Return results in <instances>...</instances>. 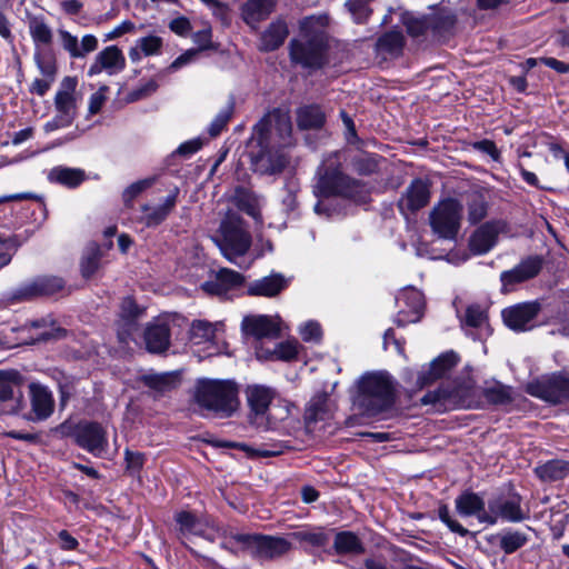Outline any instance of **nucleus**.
<instances>
[{
  "instance_id": "16",
  "label": "nucleus",
  "mask_w": 569,
  "mask_h": 569,
  "mask_svg": "<svg viewBox=\"0 0 569 569\" xmlns=\"http://www.w3.org/2000/svg\"><path fill=\"white\" fill-rule=\"evenodd\" d=\"M396 301L400 307L395 320L399 327L420 320L425 308V297L421 291L411 287L406 288L399 293Z\"/></svg>"
},
{
  "instance_id": "50",
  "label": "nucleus",
  "mask_w": 569,
  "mask_h": 569,
  "mask_svg": "<svg viewBox=\"0 0 569 569\" xmlns=\"http://www.w3.org/2000/svg\"><path fill=\"white\" fill-rule=\"evenodd\" d=\"M222 328L221 322L211 323L206 320H194L191 325L190 335L196 343L214 339L216 332Z\"/></svg>"
},
{
  "instance_id": "5",
  "label": "nucleus",
  "mask_w": 569,
  "mask_h": 569,
  "mask_svg": "<svg viewBox=\"0 0 569 569\" xmlns=\"http://www.w3.org/2000/svg\"><path fill=\"white\" fill-rule=\"evenodd\" d=\"M233 543L260 559L279 558L291 550V542L286 538L258 533H232L221 546L233 550Z\"/></svg>"
},
{
  "instance_id": "24",
  "label": "nucleus",
  "mask_w": 569,
  "mask_h": 569,
  "mask_svg": "<svg viewBox=\"0 0 569 569\" xmlns=\"http://www.w3.org/2000/svg\"><path fill=\"white\" fill-rule=\"evenodd\" d=\"M174 520L181 537L198 536L208 540L213 539L209 535V530L212 528V525L206 517H200L193 512L182 510L176 513Z\"/></svg>"
},
{
  "instance_id": "44",
  "label": "nucleus",
  "mask_w": 569,
  "mask_h": 569,
  "mask_svg": "<svg viewBox=\"0 0 569 569\" xmlns=\"http://www.w3.org/2000/svg\"><path fill=\"white\" fill-rule=\"evenodd\" d=\"M466 204L470 223L476 224L487 216L488 202L483 193L478 191L468 193Z\"/></svg>"
},
{
  "instance_id": "12",
  "label": "nucleus",
  "mask_w": 569,
  "mask_h": 569,
  "mask_svg": "<svg viewBox=\"0 0 569 569\" xmlns=\"http://www.w3.org/2000/svg\"><path fill=\"white\" fill-rule=\"evenodd\" d=\"M521 497L516 492L501 493L488 501L489 515H493L495 525L499 519L507 522H521L529 513L521 507Z\"/></svg>"
},
{
  "instance_id": "1",
  "label": "nucleus",
  "mask_w": 569,
  "mask_h": 569,
  "mask_svg": "<svg viewBox=\"0 0 569 569\" xmlns=\"http://www.w3.org/2000/svg\"><path fill=\"white\" fill-rule=\"evenodd\" d=\"M193 401L206 415L230 418L239 408V387L231 379H198Z\"/></svg>"
},
{
  "instance_id": "20",
  "label": "nucleus",
  "mask_w": 569,
  "mask_h": 569,
  "mask_svg": "<svg viewBox=\"0 0 569 569\" xmlns=\"http://www.w3.org/2000/svg\"><path fill=\"white\" fill-rule=\"evenodd\" d=\"M244 282V277L231 269L221 268L214 276L202 284V290L221 299L229 297V293L240 288Z\"/></svg>"
},
{
  "instance_id": "60",
  "label": "nucleus",
  "mask_w": 569,
  "mask_h": 569,
  "mask_svg": "<svg viewBox=\"0 0 569 569\" xmlns=\"http://www.w3.org/2000/svg\"><path fill=\"white\" fill-rule=\"evenodd\" d=\"M154 182L153 178L142 179L131 183L123 191V201L126 203H131L136 197H138L141 192L150 188Z\"/></svg>"
},
{
  "instance_id": "7",
  "label": "nucleus",
  "mask_w": 569,
  "mask_h": 569,
  "mask_svg": "<svg viewBox=\"0 0 569 569\" xmlns=\"http://www.w3.org/2000/svg\"><path fill=\"white\" fill-rule=\"evenodd\" d=\"M462 203L453 198L439 201L429 214L432 232L445 240H456L461 226Z\"/></svg>"
},
{
  "instance_id": "39",
  "label": "nucleus",
  "mask_w": 569,
  "mask_h": 569,
  "mask_svg": "<svg viewBox=\"0 0 569 569\" xmlns=\"http://www.w3.org/2000/svg\"><path fill=\"white\" fill-rule=\"evenodd\" d=\"M28 28L36 48H40V46L47 48L52 43L53 32L43 17L33 16L29 18Z\"/></svg>"
},
{
  "instance_id": "52",
  "label": "nucleus",
  "mask_w": 569,
  "mask_h": 569,
  "mask_svg": "<svg viewBox=\"0 0 569 569\" xmlns=\"http://www.w3.org/2000/svg\"><path fill=\"white\" fill-rule=\"evenodd\" d=\"M380 156L373 153H362L351 160V167L360 176H370L378 171Z\"/></svg>"
},
{
  "instance_id": "32",
  "label": "nucleus",
  "mask_w": 569,
  "mask_h": 569,
  "mask_svg": "<svg viewBox=\"0 0 569 569\" xmlns=\"http://www.w3.org/2000/svg\"><path fill=\"white\" fill-rule=\"evenodd\" d=\"M244 392L249 407L256 415H264L276 396V391L264 385H250Z\"/></svg>"
},
{
  "instance_id": "26",
  "label": "nucleus",
  "mask_w": 569,
  "mask_h": 569,
  "mask_svg": "<svg viewBox=\"0 0 569 569\" xmlns=\"http://www.w3.org/2000/svg\"><path fill=\"white\" fill-rule=\"evenodd\" d=\"M241 328L246 335L257 339L277 338L280 335L278 321L268 316H247L243 318Z\"/></svg>"
},
{
  "instance_id": "43",
  "label": "nucleus",
  "mask_w": 569,
  "mask_h": 569,
  "mask_svg": "<svg viewBox=\"0 0 569 569\" xmlns=\"http://www.w3.org/2000/svg\"><path fill=\"white\" fill-rule=\"evenodd\" d=\"M300 129H318L325 123V113L317 104L303 106L297 110Z\"/></svg>"
},
{
  "instance_id": "53",
  "label": "nucleus",
  "mask_w": 569,
  "mask_h": 569,
  "mask_svg": "<svg viewBox=\"0 0 569 569\" xmlns=\"http://www.w3.org/2000/svg\"><path fill=\"white\" fill-rule=\"evenodd\" d=\"M405 43L403 36L400 31H389L378 39L377 47L380 51L390 54H397L401 51Z\"/></svg>"
},
{
  "instance_id": "37",
  "label": "nucleus",
  "mask_w": 569,
  "mask_h": 569,
  "mask_svg": "<svg viewBox=\"0 0 569 569\" xmlns=\"http://www.w3.org/2000/svg\"><path fill=\"white\" fill-rule=\"evenodd\" d=\"M162 46V39L156 34L140 38L136 41V46L129 50V58L132 62H138L141 60L142 56L160 54Z\"/></svg>"
},
{
  "instance_id": "17",
  "label": "nucleus",
  "mask_w": 569,
  "mask_h": 569,
  "mask_svg": "<svg viewBox=\"0 0 569 569\" xmlns=\"http://www.w3.org/2000/svg\"><path fill=\"white\" fill-rule=\"evenodd\" d=\"M64 287L62 278L54 276L39 277L30 282L21 284L13 292L11 298L13 300H30L38 296L54 295Z\"/></svg>"
},
{
  "instance_id": "62",
  "label": "nucleus",
  "mask_w": 569,
  "mask_h": 569,
  "mask_svg": "<svg viewBox=\"0 0 569 569\" xmlns=\"http://www.w3.org/2000/svg\"><path fill=\"white\" fill-rule=\"evenodd\" d=\"M302 339L307 342L319 341L321 338L320 325L316 321H308L300 327L299 330Z\"/></svg>"
},
{
  "instance_id": "29",
  "label": "nucleus",
  "mask_w": 569,
  "mask_h": 569,
  "mask_svg": "<svg viewBox=\"0 0 569 569\" xmlns=\"http://www.w3.org/2000/svg\"><path fill=\"white\" fill-rule=\"evenodd\" d=\"M179 194V189L174 188L170 191V193L166 197L164 201L157 206L151 207L149 204H143L141 210L143 212L142 221L147 227H156L162 223L169 213L174 209L177 204V199Z\"/></svg>"
},
{
  "instance_id": "21",
  "label": "nucleus",
  "mask_w": 569,
  "mask_h": 569,
  "mask_svg": "<svg viewBox=\"0 0 569 569\" xmlns=\"http://www.w3.org/2000/svg\"><path fill=\"white\" fill-rule=\"evenodd\" d=\"M31 413L24 416L29 421H43L48 419L54 409V399L51 390L41 385L32 382L29 385Z\"/></svg>"
},
{
  "instance_id": "8",
  "label": "nucleus",
  "mask_w": 569,
  "mask_h": 569,
  "mask_svg": "<svg viewBox=\"0 0 569 569\" xmlns=\"http://www.w3.org/2000/svg\"><path fill=\"white\" fill-rule=\"evenodd\" d=\"M77 84L78 80L74 77H64L62 79L60 89L54 96L56 114L43 126L46 132H52L72 124L77 116L74 97Z\"/></svg>"
},
{
  "instance_id": "30",
  "label": "nucleus",
  "mask_w": 569,
  "mask_h": 569,
  "mask_svg": "<svg viewBox=\"0 0 569 569\" xmlns=\"http://www.w3.org/2000/svg\"><path fill=\"white\" fill-rule=\"evenodd\" d=\"M288 280L280 273H271L248 286L249 296L276 297L288 287Z\"/></svg>"
},
{
  "instance_id": "2",
  "label": "nucleus",
  "mask_w": 569,
  "mask_h": 569,
  "mask_svg": "<svg viewBox=\"0 0 569 569\" xmlns=\"http://www.w3.org/2000/svg\"><path fill=\"white\" fill-rule=\"evenodd\" d=\"M316 194L339 196L355 202H365L369 196L368 186L343 173L340 169L339 152L330 154L318 169Z\"/></svg>"
},
{
  "instance_id": "64",
  "label": "nucleus",
  "mask_w": 569,
  "mask_h": 569,
  "mask_svg": "<svg viewBox=\"0 0 569 569\" xmlns=\"http://www.w3.org/2000/svg\"><path fill=\"white\" fill-rule=\"evenodd\" d=\"M473 147L476 150L490 156L492 158V160L499 161L500 152L493 141L485 139V140L476 142L473 144Z\"/></svg>"
},
{
  "instance_id": "49",
  "label": "nucleus",
  "mask_w": 569,
  "mask_h": 569,
  "mask_svg": "<svg viewBox=\"0 0 569 569\" xmlns=\"http://www.w3.org/2000/svg\"><path fill=\"white\" fill-rule=\"evenodd\" d=\"M569 471V463L562 460H551L536 468L537 476L545 481L562 479Z\"/></svg>"
},
{
  "instance_id": "46",
  "label": "nucleus",
  "mask_w": 569,
  "mask_h": 569,
  "mask_svg": "<svg viewBox=\"0 0 569 569\" xmlns=\"http://www.w3.org/2000/svg\"><path fill=\"white\" fill-rule=\"evenodd\" d=\"M141 380L147 387L163 393L176 388L178 376L173 372L149 373L143 375Z\"/></svg>"
},
{
  "instance_id": "10",
  "label": "nucleus",
  "mask_w": 569,
  "mask_h": 569,
  "mask_svg": "<svg viewBox=\"0 0 569 569\" xmlns=\"http://www.w3.org/2000/svg\"><path fill=\"white\" fill-rule=\"evenodd\" d=\"M326 37L322 31L308 34L306 40L290 42V58L303 68H320L325 61Z\"/></svg>"
},
{
  "instance_id": "41",
  "label": "nucleus",
  "mask_w": 569,
  "mask_h": 569,
  "mask_svg": "<svg viewBox=\"0 0 569 569\" xmlns=\"http://www.w3.org/2000/svg\"><path fill=\"white\" fill-rule=\"evenodd\" d=\"M33 59L38 70L44 78H49L50 80L56 79L58 71L57 58L50 47L36 48Z\"/></svg>"
},
{
  "instance_id": "28",
  "label": "nucleus",
  "mask_w": 569,
  "mask_h": 569,
  "mask_svg": "<svg viewBox=\"0 0 569 569\" xmlns=\"http://www.w3.org/2000/svg\"><path fill=\"white\" fill-rule=\"evenodd\" d=\"M144 341L147 350L153 353H160L168 349L170 345V328L166 319H157L150 323L144 331Z\"/></svg>"
},
{
  "instance_id": "57",
  "label": "nucleus",
  "mask_w": 569,
  "mask_h": 569,
  "mask_svg": "<svg viewBox=\"0 0 569 569\" xmlns=\"http://www.w3.org/2000/svg\"><path fill=\"white\" fill-rule=\"evenodd\" d=\"M326 401L327 398L325 396H320L317 398H313L306 410V421L308 425L311 422H317L319 420H323L327 411H326Z\"/></svg>"
},
{
  "instance_id": "18",
  "label": "nucleus",
  "mask_w": 569,
  "mask_h": 569,
  "mask_svg": "<svg viewBox=\"0 0 569 569\" xmlns=\"http://www.w3.org/2000/svg\"><path fill=\"white\" fill-rule=\"evenodd\" d=\"M455 507L461 517L475 516L480 523L495 526L493 515L486 510V502L479 493L470 490L461 492L455 500Z\"/></svg>"
},
{
  "instance_id": "27",
  "label": "nucleus",
  "mask_w": 569,
  "mask_h": 569,
  "mask_svg": "<svg viewBox=\"0 0 569 569\" xmlns=\"http://www.w3.org/2000/svg\"><path fill=\"white\" fill-rule=\"evenodd\" d=\"M500 228L497 222H486L469 238V249L473 254H485L497 243Z\"/></svg>"
},
{
  "instance_id": "15",
  "label": "nucleus",
  "mask_w": 569,
  "mask_h": 569,
  "mask_svg": "<svg viewBox=\"0 0 569 569\" xmlns=\"http://www.w3.org/2000/svg\"><path fill=\"white\" fill-rule=\"evenodd\" d=\"M542 262L540 257L530 256L521 260L515 268L502 271L500 274L501 292H512L520 283L538 276L542 269Z\"/></svg>"
},
{
  "instance_id": "35",
  "label": "nucleus",
  "mask_w": 569,
  "mask_h": 569,
  "mask_svg": "<svg viewBox=\"0 0 569 569\" xmlns=\"http://www.w3.org/2000/svg\"><path fill=\"white\" fill-rule=\"evenodd\" d=\"M48 178L50 181L67 188H77L87 179V174L84 170L80 168L58 166L50 170Z\"/></svg>"
},
{
  "instance_id": "40",
  "label": "nucleus",
  "mask_w": 569,
  "mask_h": 569,
  "mask_svg": "<svg viewBox=\"0 0 569 569\" xmlns=\"http://www.w3.org/2000/svg\"><path fill=\"white\" fill-rule=\"evenodd\" d=\"M290 537L303 547L321 548L329 542V535L323 528H305L290 533Z\"/></svg>"
},
{
  "instance_id": "58",
  "label": "nucleus",
  "mask_w": 569,
  "mask_h": 569,
  "mask_svg": "<svg viewBox=\"0 0 569 569\" xmlns=\"http://www.w3.org/2000/svg\"><path fill=\"white\" fill-rule=\"evenodd\" d=\"M24 399L22 390L12 396V399H7L0 402L1 416H18L24 408Z\"/></svg>"
},
{
  "instance_id": "48",
  "label": "nucleus",
  "mask_w": 569,
  "mask_h": 569,
  "mask_svg": "<svg viewBox=\"0 0 569 569\" xmlns=\"http://www.w3.org/2000/svg\"><path fill=\"white\" fill-rule=\"evenodd\" d=\"M528 536L519 530L506 529L499 535V547L505 553L510 555L527 545Z\"/></svg>"
},
{
  "instance_id": "63",
  "label": "nucleus",
  "mask_w": 569,
  "mask_h": 569,
  "mask_svg": "<svg viewBox=\"0 0 569 569\" xmlns=\"http://www.w3.org/2000/svg\"><path fill=\"white\" fill-rule=\"evenodd\" d=\"M108 90L106 86L101 87L97 92L92 93L89 99V113H98L106 102L104 92Z\"/></svg>"
},
{
  "instance_id": "4",
  "label": "nucleus",
  "mask_w": 569,
  "mask_h": 569,
  "mask_svg": "<svg viewBox=\"0 0 569 569\" xmlns=\"http://www.w3.org/2000/svg\"><path fill=\"white\" fill-rule=\"evenodd\" d=\"M214 242L221 253L239 268L247 269L251 261H247L246 253L251 247V236L240 218L229 217L220 224V236Z\"/></svg>"
},
{
  "instance_id": "42",
  "label": "nucleus",
  "mask_w": 569,
  "mask_h": 569,
  "mask_svg": "<svg viewBox=\"0 0 569 569\" xmlns=\"http://www.w3.org/2000/svg\"><path fill=\"white\" fill-rule=\"evenodd\" d=\"M234 203L241 211L246 212L254 219L261 217L260 207L261 199L254 192L240 188L236 190Z\"/></svg>"
},
{
  "instance_id": "38",
  "label": "nucleus",
  "mask_w": 569,
  "mask_h": 569,
  "mask_svg": "<svg viewBox=\"0 0 569 569\" xmlns=\"http://www.w3.org/2000/svg\"><path fill=\"white\" fill-rule=\"evenodd\" d=\"M333 548L338 555H361L365 552L361 539L352 531L337 532Z\"/></svg>"
},
{
  "instance_id": "31",
  "label": "nucleus",
  "mask_w": 569,
  "mask_h": 569,
  "mask_svg": "<svg viewBox=\"0 0 569 569\" xmlns=\"http://www.w3.org/2000/svg\"><path fill=\"white\" fill-rule=\"evenodd\" d=\"M458 362V357L455 352H446L435 359L426 372H421L418 377V385L420 388L427 386L431 381L445 376Z\"/></svg>"
},
{
  "instance_id": "59",
  "label": "nucleus",
  "mask_w": 569,
  "mask_h": 569,
  "mask_svg": "<svg viewBox=\"0 0 569 569\" xmlns=\"http://www.w3.org/2000/svg\"><path fill=\"white\" fill-rule=\"evenodd\" d=\"M438 517L450 529V531L458 533L461 537H466L469 533L465 527H462L450 516V511L447 505H441L439 507Z\"/></svg>"
},
{
  "instance_id": "23",
  "label": "nucleus",
  "mask_w": 569,
  "mask_h": 569,
  "mask_svg": "<svg viewBox=\"0 0 569 569\" xmlns=\"http://www.w3.org/2000/svg\"><path fill=\"white\" fill-rule=\"evenodd\" d=\"M126 67V58L117 46H109L100 51L88 70V76L93 77L101 72L114 76Z\"/></svg>"
},
{
  "instance_id": "36",
  "label": "nucleus",
  "mask_w": 569,
  "mask_h": 569,
  "mask_svg": "<svg viewBox=\"0 0 569 569\" xmlns=\"http://www.w3.org/2000/svg\"><path fill=\"white\" fill-rule=\"evenodd\" d=\"M288 36V28L283 21H274L270 23L260 38L261 51H273L278 49Z\"/></svg>"
},
{
  "instance_id": "25",
  "label": "nucleus",
  "mask_w": 569,
  "mask_h": 569,
  "mask_svg": "<svg viewBox=\"0 0 569 569\" xmlns=\"http://www.w3.org/2000/svg\"><path fill=\"white\" fill-rule=\"evenodd\" d=\"M429 199V183L422 179H415L407 188L406 193L399 200V208L402 212H415L427 206Z\"/></svg>"
},
{
  "instance_id": "45",
  "label": "nucleus",
  "mask_w": 569,
  "mask_h": 569,
  "mask_svg": "<svg viewBox=\"0 0 569 569\" xmlns=\"http://www.w3.org/2000/svg\"><path fill=\"white\" fill-rule=\"evenodd\" d=\"M23 378L17 370L0 371V402L21 390Z\"/></svg>"
},
{
  "instance_id": "3",
  "label": "nucleus",
  "mask_w": 569,
  "mask_h": 569,
  "mask_svg": "<svg viewBox=\"0 0 569 569\" xmlns=\"http://www.w3.org/2000/svg\"><path fill=\"white\" fill-rule=\"evenodd\" d=\"M395 381L387 372L363 375L358 381L353 405L365 415L375 416L389 409L395 402Z\"/></svg>"
},
{
  "instance_id": "14",
  "label": "nucleus",
  "mask_w": 569,
  "mask_h": 569,
  "mask_svg": "<svg viewBox=\"0 0 569 569\" xmlns=\"http://www.w3.org/2000/svg\"><path fill=\"white\" fill-rule=\"evenodd\" d=\"M76 443L96 457H102L108 449L107 431L98 422H82L74 429Z\"/></svg>"
},
{
  "instance_id": "6",
  "label": "nucleus",
  "mask_w": 569,
  "mask_h": 569,
  "mask_svg": "<svg viewBox=\"0 0 569 569\" xmlns=\"http://www.w3.org/2000/svg\"><path fill=\"white\" fill-rule=\"evenodd\" d=\"M253 138L259 143L286 148L292 143V122L287 111L274 108L268 111L253 127Z\"/></svg>"
},
{
  "instance_id": "54",
  "label": "nucleus",
  "mask_w": 569,
  "mask_h": 569,
  "mask_svg": "<svg viewBox=\"0 0 569 569\" xmlns=\"http://www.w3.org/2000/svg\"><path fill=\"white\" fill-rule=\"evenodd\" d=\"M234 104L233 98H230L228 103L217 113L208 129L211 137H217L226 128L233 114Z\"/></svg>"
},
{
  "instance_id": "11",
  "label": "nucleus",
  "mask_w": 569,
  "mask_h": 569,
  "mask_svg": "<svg viewBox=\"0 0 569 569\" xmlns=\"http://www.w3.org/2000/svg\"><path fill=\"white\" fill-rule=\"evenodd\" d=\"M527 392L553 405L569 401V377L561 372L542 377L529 383Z\"/></svg>"
},
{
  "instance_id": "34",
  "label": "nucleus",
  "mask_w": 569,
  "mask_h": 569,
  "mask_svg": "<svg viewBox=\"0 0 569 569\" xmlns=\"http://www.w3.org/2000/svg\"><path fill=\"white\" fill-rule=\"evenodd\" d=\"M462 327L473 339L480 338L482 331H488V317L479 305H471L466 309Z\"/></svg>"
},
{
  "instance_id": "56",
  "label": "nucleus",
  "mask_w": 569,
  "mask_h": 569,
  "mask_svg": "<svg viewBox=\"0 0 569 569\" xmlns=\"http://www.w3.org/2000/svg\"><path fill=\"white\" fill-rule=\"evenodd\" d=\"M373 0H348L346 7L357 23L365 22L372 12Z\"/></svg>"
},
{
  "instance_id": "47",
  "label": "nucleus",
  "mask_w": 569,
  "mask_h": 569,
  "mask_svg": "<svg viewBox=\"0 0 569 569\" xmlns=\"http://www.w3.org/2000/svg\"><path fill=\"white\" fill-rule=\"evenodd\" d=\"M101 257L102 251L98 244L90 243L86 248L80 262L81 274L84 278H91L99 270Z\"/></svg>"
},
{
  "instance_id": "19",
  "label": "nucleus",
  "mask_w": 569,
  "mask_h": 569,
  "mask_svg": "<svg viewBox=\"0 0 569 569\" xmlns=\"http://www.w3.org/2000/svg\"><path fill=\"white\" fill-rule=\"evenodd\" d=\"M539 310L537 302L518 303L502 310V320L513 331H527L533 327Z\"/></svg>"
},
{
  "instance_id": "33",
  "label": "nucleus",
  "mask_w": 569,
  "mask_h": 569,
  "mask_svg": "<svg viewBox=\"0 0 569 569\" xmlns=\"http://www.w3.org/2000/svg\"><path fill=\"white\" fill-rule=\"evenodd\" d=\"M274 0H248L241 8V14L246 23L256 28L272 11Z\"/></svg>"
},
{
  "instance_id": "55",
  "label": "nucleus",
  "mask_w": 569,
  "mask_h": 569,
  "mask_svg": "<svg viewBox=\"0 0 569 569\" xmlns=\"http://www.w3.org/2000/svg\"><path fill=\"white\" fill-rule=\"evenodd\" d=\"M259 358H271L289 361L295 359L298 355V343L296 341H286L278 343L270 355H263L262 351L257 352Z\"/></svg>"
},
{
  "instance_id": "61",
  "label": "nucleus",
  "mask_w": 569,
  "mask_h": 569,
  "mask_svg": "<svg viewBox=\"0 0 569 569\" xmlns=\"http://www.w3.org/2000/svg\"><path fill=\"white\" fill-rule=\"evenodd\" d=\"M61 44L66 51L70 54L71 58H81V53L79 52V41L78 38L71 34L69 31L60 29L58 31Z\"/></svg>"
},
{
  "instance_id": "22",
  "label": "nucleus",
  "mask_w": 569,
  "mask_h": 569,
  "mask_svg": "<svg viewBox=\"0 0 569 569\" xmlns=\"http://www.w3.org/2000/svg\"><path fill=\"white\" fill-rule=\"evenodd\" d=\"M142 313L143 310L138 307L131 297H126L122 300L117 322L120 342L128 343L133 339V335L138 331V319Z\"/></svg>"
},
{
  "instance_id": "9",
  "label": "nucleus",
  "mask_w": 569,
  "mask_h": 569,
  "mask_svg": "<svg viewBox=\"0 0 569 569\" xmlns=\"http://www.w3.org/2000/svg\"><path fill=\"white\" fill-rule=\"evenodd\" d=\"M430 9L429 14L406 13L403 16V23L411 37L422 36L429 30L435 34H442L453 27L456 18L449 9L438 6Z\"/></svg>"
},
{
  "instance_id": "51",
  "label": "nucleus",
  "mask_w": 569,
  "mask_h": 569,
  "mask_svg": "<svg viewBox=\"0 0 569 569\" xmlns=\"http://www.w3.org/2000/svg\"><path fill=\"white\" fill-rule=\"evenodd\" d=\"M482 395L493 405H506L512 399L511 389L498 381L487 383L483 388Z\"/></svg>"
},
{
  "instance_id": "13",
  "label": "nucleus",
  "mask_w": 569,
  "mask_h": 569,
  "mask_svg": "<svg viewBox=\"0 0 569 569\" xmlns=\"http://www.w3.org/2000/svg\"><path fill=\"white\" fill-rule=\"evenodd\" d=\"M250 160L253 171L260 174L280 172L288 162L281 148L259 142H257V149L250 151Z\"/></svg>"
}]
</instances>
